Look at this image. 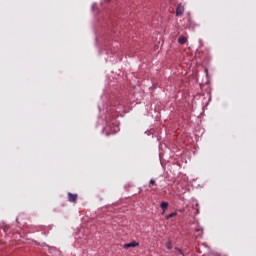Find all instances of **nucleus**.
I'll list each match as a JSON object with an SVG mask.
<instances>
[{"instance_id":"obj_1","label":"nucleus","mask_w":256,"mask_h":256,"mask_svg":"<svg viewBox=\"0 0 256 256\" xmlns=\"http://www.w3.org/2000/svg\"><path fill=\"white\" fill-rule=\"evenodd\" d=\"M78 197L79 196L77 194H73L71 192L68 193V201H70V203H77Z\"/></svg>"},{"instance_id":"obj_2","label":"nucleus","mask_w":256,"mask_h":256,"mask_svg":"<svg viewBox=\"0 0 256 256\" xmlns=\"http://www.w3.org/2000/svg\"><path fill=\"white\" fill-rule=\"evenodd\" d=\"M131 247H139V242L132 241L130 243L124 244L123 249H131Z\"/></svg>"},{"instance_id":"obj_3","label":"nucleus","mask_w":256,"mask_h":256,"mask_svg":"<svg viewBox=\"0 0 256 256\" xmlns=\"http://www.w3.org/2000/svg\"><path fill=\"white\" fill-rule=\"evenodd\" d=\"M183 13H185V7H183V5H181V4H178L177 9H176L177 17L183 15Z\"/></svg>"},{"instance_id":"obj_4","label":"nucleus","mask_w":256,"mask_h":256,"mask_svg":"<svg viewBox=\"0 0 256 256\" xmlns=\"http://www.w3.org/2000/svg\"><path fill=\"white\" fill-rule=\"evenodd\" d=\"M178 43H179L180 45H185V44L187 43V37H185V36H180V37L178 38Z\"/></svg>"},{"instance_id":"obj_5","label":"nucleus","mask_w":256,"mask_h":256,"mask_svg":"<svg viewBox=\"0 0 256 256\" xmlns=\"http://www.w3.org/2000/svg\"><path fill=\"white\" fill-rule=\"evenodd\" d=\"M195 233H196L195 234L196 235V239H199V238L203 237V229L198 228V229H196Z\"/></svg>"},{"instance_id":"obj_6","label":"nucleus","mask_w":256,"mask_h":256,"mask_svg":"<svg viewBox=\"0 0 256 256\" xmlns=\"http://www.w3.org/2000/svg\"><path fill=\"white\" fill-rule=\"evenodd\" d=\"M160 207H161V209H162V213H165V211H167V207H169V203L168 202H162L161 204H160Z\"/></svg>"},{"instance_id":"obj_7","label":"nucleus","mask_w":256,"mask_h":256,"mask_svg":"<svg viewBox=\"0 0 256 256\" xmlns=\"http://www.w3.org/2000/svg\"><path fill=\"white\" fill-rule=\"evenodd\" d=\"M166 248L169 250L173 249V242L171 241V239H168V242L166 243Z\"/></svg>"},{"instance_id":"obj_8","label":"nucleus","mask_w":256,"mask_h":256,"mask_svg":"<svg viewBox=\"0 0 256 256\" xmlns=\"http://www.w3.org/2000/svg\"><path fill=\"white\" fill-rule=\"evenodd\" d=\"M173 217H177V212L170 213L169 215L166 216V219H171Z\"/></svg>"},{"instance_id":"obj_9","label":"nucleus","mask_w":256,"mask_h":256,"mask_svg":"<svg viewBox=\"0 0 256 256\" xmlns=\"http://www.w3.org/2000/svg\"><path fill=\"white\" fill-rule=\"evenodd\" d=\"M175 250L178 251L180 255L185 256V253H183V250H181L180 248H175Z\"/></svg>"},{"instance_id":"obj_10","label":"nucleus","mask_w":256,"mask_h":256,"mask_svg":"<svg viewBox=\"0 0 256 256\" xmlns=\"http://www.w3.org/2000/svg\"><path fill=\"white\" fill-rule=\"evenodd\" d=\"M151 185H156V182H155L154 179H151V180H150V185H149V187H151Z\"/></svg>"},{"instance_id":"obj_11","label":"nucleus","mask_w":256,"mask_h":256,"mask_svg":"<svg viewBox=\"0 0 256 256\" xmlns=\"http://www.w3.org/2000/svg\"><path fill=\"white\" fill-rule=\"evenodd\" d=\"M180 213H183V210H179Z\"/></svg>"},{"instance_id":"obj_12","label":"nucleus","mask_w":256,"mask_h":256,"mask_svg":"<svg viewBox=\"0 0 256 256\" xmlns=\"http://www.w3.org/2000/svg\"><path fill=\"white\" fill-rule=\"evenodd\" d=\"M107 2L111 1V0H106Z\"/></svg>"}]
</instances>
